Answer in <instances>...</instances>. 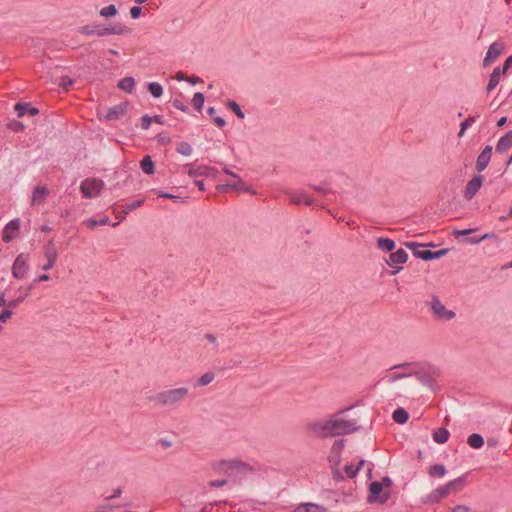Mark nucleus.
<instances>
[{"instance_id":"f257e3e1","label":"nucleus","mask_w":512,"mask_h":512,"mask_svg":"<svg viewBox=\"0 0 512 512\" xmlns=\"http://www.w3.org/2000/svg\"><path fill=\"white\" fill-rule=\"evenodd\" d=\"M313 428L319 435L330 437L354 431L356 423L347 420L343 415H335L325 421L314 423Z\"/></svg>"},{"instance_id":"f03ea898","label":"nucleus","mask_w":512,"mask_h":512,"mask_svg":"<svg viewBox=\"0 0 512 512\" xmlns=\"http://www.w3.org/2000/svg\"><path fill=\"white\" fill-rule=\"evenodd\" d=\"M212 467L215 471L227 475L233 481H241L253 471L252 466L237 459L219 460L214 462Z\"/></svg>"},{"instance_id":"7ed1b4c3","label":"nucleus","mask_w":512,"mask_h":512,"mask_svg":"<svg viewBox=\"0 0 512 512\" xmlns=\"http://www.w3.org/2000/svg\"><path fill=\"white\" fill-rule=\"evenodd\" d=\"M189 390L186 387H179L161 391L152 397V401L157 406H174L186 399Z\"/></svg>"},{"instance_id":"20e7f679","label":"nucleus","mask_w":512,"mask_h":512,"mask_svg":"<svg viewBox=\"0 0 512 512\" xmlns=\"http://www.w3.org/2000/svg\"><path fill=\"white\" fill-rule=\"evenodd\" d=\"M392 480L389 477H383L381 481H372L369 485V503L383 504L390 498L391 492L390 487Z\"/></svg>"},{"instance_id":"39448f33","label":"nucleus","mask_w":512,"mask_h":512,"mask_svg":"<svg viewBox=\"0 0 512 512\" xmlns=\"http://www.w3.org/2000/svg\"><path fill=\"white\" fill-rule=\"evenodd\" d=\"M464 482V477H458L445 485L437 487L426 496L425 502L431 504L440 502L450 494L459 492L463 488Z\"/></svg>"},{"instance_id":"423d86ee","label":"nucleus","mask_w":512,"mask_h":512,"mask_svg":"<svg viewBox=\"0 0 512 512\" xmlns=\"http://www.w3.org/2000/svg\"><path fill=\"white\" fill-rule=\"evenodd\" d=\"M104 186V182L97 178H86L80 184L82 196L86 199L98 196Z\"/></svg>"},{"instance_id":"0eeeda50","label":"nucleus","mask_w":512,"mask_h":512,"mask_svg":"<svg viewBox=\"0 0 512 512\" xmlns=\"http://www.w3.org/2000/svg\"><path fill=\"white\" fill-rule=\"evenodd\" d=\"M430 307L434 317L439 320L449 321L455 317L454 311L447 309L446 306L437 297L432 298Z\"/></svg>"},{"instance_id":"6e6552de","label":"nucleus","mask_w":512,"mask_h":512,"mask_svg":"<svg viewBox=\"0 0 512 512\" xmlns=\"http://www.w3.org/2000/svg\"><path fill=\"white\" fill-rule=\"evenodd\" d=\"M412 374L413 372L408 370L406 365L394 366L385 374L383 379L392 384L398 380L409 378Z\"/></svg>"},{"instance_id":"1a4fd4ad","label":"nucleus","mask_w":512,"mask_h":512,"mask_svg":"<svg viewBox=\"0 0 512 512\" xmlns=\"http://www.w3.org/2000/svg\"><path fill=\"white\" fill-rule=\"evenodd\" d=\"M29 271L28 258L24 254H19L12 266V275L16 279H23Z\"/></svg>"},{"instance_id":"9d476101","label":"nucleus","mask_w":512,"mask_h":512,"mask_svg":"<svg viewBox=\"0 0 512 512\" xmlns=\"http://www.w3.org/2000/svg\"><path fill=\"white\" fill-rule=\"evenodd\" d=\"M185 167L188 168L187 173L190 177H215L218 173V170L216 168L208 165L195 166L194 164H187L185 165Z\"/></svg>"},{"instance_id":"9b49d317","label":"nucleus","mask_w":512,"mask_h":512,"mask_svg":"<svg viewBox=\"0 0 512 512\" xmlns=\"http://www.w3.org/2000/svg\"><path fill=\"white\" fill-rule=\"evenodd\" d=\"M505 44L501 41L493 42L486 53V56L483 60V64L485 67L490 66L504 51Z\"/></svg>"},{"instance_id":"f8f14e48","label":"nucleus","mask_w":512,"mask_h":512,"mask_svg":"<svg viewBox=\"0 0 512 512\" xmlns=\"http://www.w3.org/2000/svg\"><path fill=\"white\" fill-rule=\"evenodd\" d=\"M131 32V29L122 23H114L108 27L101 28L98 36L103 37L106 35H127Z\"/></svg>"},{"instance_id":"ddd939ff","label":"nucleus","mask_w":512,"mask_h":512,"mask_svg":"<svg viewBox=\"0 0 512 512\" xmlns=\"http://www.w3.org/2000/svg\"><path fill=\"white\" fill-rule=\"evenodd\" d=\"M44 254L47 259V263L42 266V269L48 271L55 265L58 257L57 249L53 240L48 242Z\"/></svg>"},{"instance_id":"4468645a","label":"nucleus","mask_w":512,"mask_h":512,"mask_svg":"<svg viewBox=\"0 0 512 512\" xmlns=\"http://www.w3.org/2000/svg\"><path fill=\"white\" fill-rule=\"evenodd\" d=\"M483 184L482 176H474L465 186L464 197L468 200L472 199L479 191Z\"/></svg>"},{"instance_id":"2eb2a0df","label":"nucleus","mask_w":512,"mask_h":512,"mask_svg":"<svg viewBox=\"0 0 512 512\" xmlns=\"http://www.w3.org/2000/svg\"><path fill=\"white\" fill-rule=\"evenodd\" d=\"M19 228H20V220L19 219L10 220L5 225V227L3 229L2 240L5 243L11 242L15 238V235L13 234V232L18 231Z\"/></svg>"},{"instance_id":"dca6fc26","label":"nucleus","mask_w":512,"mask_h":512,"mask_svg":"<svg viewBox=\"0 0 512 512\" xmlns=\"http://www.w3.org/2000/svg\"><path fill=\"white\" fill-rule=\"evenodd\" d=\"M492 155V146L488 145L486 146L483 151L479 154L477 161H476V170L478 172L484 171L491 159Z\"/></svg>"},{"instance_id":"f3484780","label":"nucleus","mask_w":512,"mask_h":512,"mask_svg":"<svg viewBox=\"0 0 512 512\" xmlns=\"http://www.w3.org/2000/svg\"><path fill=\"white\" fill-rule=\"evenodd\" d=\"M290 202L293 204H305V205H312L313 200L312 198L304 191H298V192H289L288 193Z\"/></svg>"},{"instance_id":"a211bd4d","label":"nucleus","mask_w":512,"mask_h":512,"mask_svg":"<svg viewBox=\"0 0 512 512\" xmlns=\"http://www.w3.org/2000/svg\"><path fill=\"white\" fill-rule=\"evenodd\" d=\"M127 107H128V103L127 102H123V103H120L118 105H115L113 107H111L106 115H105V118L107 120H117L119 119L122 115L125 114L126 110H127Z\"/></svg>"},{"instance_id":"6ab92c4d","label":"nucleus","mask_w":512,"mask_h":512,"mask_svg":"<svg viewBox=\"0 0 512 512\" xmlns=\"http://www.w3.org/2000/svg\"><path fill=\"white\" fill-rule=\"evenodd\" d=\"M14 110L17 112L18 117H23L27 113L31 116L39 113V109L31 106L30 103H16L14 105Z\"/></svg>"},{"instance_id":"aec40b11","label":"nucleus","mask_w":512,"mask_h":512,"mask_svg":"<svg viewBox=\"0 0 512 512\" xmlns=\"http://www.w3.org/2000/svg\"><path fill=\"white\" fill-rule=\"evenodd\" d=\"M512 146V131L506 133L504 136H502L497 145H496V151L498 153H504L506 152L510 147Z\"/></svg>"},{"instance_id":"412c9836","label":"nucleus","mask_w":512,"mask_h":512,"mask_svg":"<svg viewBox=\"0 0 512 512\" xmlns=\"http://www.w3.org/2000/svg\"><path fill=\"white\" fill-rule=\"evenodd\" d=\"M49 195V190L45 186L36 187L33 191L32 202L34 204H42Z\"/></svg>"},{"instance_id":"4be33fe9","label":"nucleus","mask_w":512,"mask_h":512,"mask_svg":"<svg viewBox=\"0 0 512 512\" xmlns=\"http://www.w3.org/2000/svg\"><path fill=\"white\" fill-rule=\"evenodd\" d=\"M293 512H325V509L315 503H301L295 507Z\"/></svg>"},{"instance_id":"5701e85b","label":"nucleus","mask_w":512,"mask_h":512,"mask_svg":"<svg viewBox=\"0 0 512 512\" xmlns=\"http://www.w3.org/2000/svg\"><path fill=\"white\" fill-rule=\"evenodd\" d=\"M238 182L235 184H222L217 186V190L220 192H226L230 189H235L238 191H248V187L245 185V183L241 180L240 177L237 178Z\"/></svg>"},{"instance_id":"b1692460","label":"nucleus","mask_w":512,"mask_h":512,"mask_svg":"<svg viewBox=\"0 0 512 512\" xmlns=\"http://www.w3.org/2000/svg\"><path fill=\"white\" fill-rule=\"evenodd\" d=\"M408 254L404 249H398L396 252H393L390 254V261L388 262L389 265L392 264H403L407 261Z\"/></svg>"},{"instance_id":"393cba45","label":"nucleus","mask_w":512,"mask_h":512,"mask_svg":"<svg viewBox=\"0 0 512 512\" xmlns=\"http://www.w3.org/2000/svg\"><path fill=\"white\" fill-rule=\"evenodd\" d=\"M117 86L127 93H132L135 87V80L133 77H124L118 82Z\"/></svg>"},{"instance_id":"a878e982","label":"nucleus","mask_w":512,"mask_h":512,"mask_svg":"<svg viewBox=\"0 0 512 512\" xmlns=\"http://www.w3.org/2000/svg\"><path fill=\"white\" fill-rule=\"evenodd\" d=\"M140 167L145 174L151 175L155 171V165L149 155L144 156L140 162Z\"/></svg>"},{"instance_id":"bb28decb","label":"nucleus","mask_w":512,"mask_h":512,"mask_svg":"<svg viewBox=\"0 0 512 512\" xmlns=\"http://www.w3.org/2000/svg\"><path fill=\"white\" fill-rule=\"evenodd\" d=\"M446 253H447L446 249H441V250L436 251V252H431V251L417 252L418 258H420L422 260H426V261L427 260H431V259L441 258Z\"/></svg>"},{"instance_id":"cd10ccee","label":"nucleus","mask_w":512,"mask_h":512,"mask_svg":"<svg viewBox=\"0 0 512 512\" xmlns=\"http://www.w3.org/2000/svg\"><path fill=\"white\" fill-rule=\"evenodd\" d=\"M501 74L503 73L499 67L493 70L492 74L490 75V79L487 86V90L489 92L492 91L498 85Z\"/></svg>"},{"instance_id":"c85d7f7f","label":"nucleus","mask_w":512,"mask_h":512,"mask_svg":"<svg viewBox=\"0 0 512 512\" xmlns=\"http://www.w3.org/2000/svg\"><path fill=\"white\" fill-rule=\"evenodd\" d=\"M449 435L450 433L447 429L439 428L433 433V439L435 442L443 444L447 442V440L449 439Z\"/></svg>"},{"instance_id":"c756f323","label":"nucleus","mask_w":512,"mask_h":512,"mask_svg":"<svg viewBox=\"0 0 512 512\" xmlns=\"http://www.w3.org/2000/svg\"><path fill=\"white\" fill-rule=\"evenodd\" d=\"M446 468L443 464H435V465H432L429 470H428V474L432 477H438V478H442L446 475Z\"/></svg>"},{"instance_id":"7c9ffc66","label":"nucleus","mask_w":512,"mask_h":512,"mask_svg":"<svg viewBox=\"0 0 512 512\" xmlns=\"http://www.w3.org/2000/svg\"><path fill=\"white\" fill-rule=\"evenodd\" d=\"M467 443L472 448L479 449L483 446L484 440L481 435L474 433L468 437Z\"/></svg>"},{"instance_id":"2f4dec72","label":"nucleus","mask_w":512,"mask_h":512,"mask_svg":"<svg viewBox=\"0 0 512 512\" xmlns=\"http://www.w3.org/2000/svg\"><path fill=\"white\" fill-rule=\"evenodd\" d=\"M148 91L152 94L153 97L159 98L163 94V87L158 82H150L147 85Z\"/></svg>"},{"instance_id":"473e14b6","label":"nucleus","mask_w":512,"mask_h":512,"mask_svg":"<svg viewBox=\"0 0 512 512\" xmlns=\"http://www.w3.org/2000/svg\"><path fill=\"white\" fill-rule=\"evenodd\" d=\"M100 26L99 25H96V24H92V25H85V26H82L79 28V32L83 35H87V36H90V35H97L98 36V33H99V30H100Z\"/></svg>"},{"instance_id":"72a5a7b5","label":"nucleus","mask_w":512,"mask_h":512,"mask_svg":"<svg viewBox=\"0 0 512 512\" xmlns=\"http://www.w3.org/2000/svg\"><path fill=\"white\" fill-rule=\"evenodd\" d=\"M377 246L385 251H392L395 248V242L389 238H379Z\"/></svg>"},{"instance_id":"f704fd0d","label":"nucleus","mask_w":512,"mask_h":512,"mask_svg":"<svg viewBox=\"0 0 512 512\" xmlns=\"http://www.w3.org/2000/svg\"><path fill=\"white\" fill-rule=\"evenodd\" d=\"M176 151L181 155L190 156L193 152V148L190 143L182 141L178 143Z\"/></svg>"},{"instance_id":"c9c22d12","label":"nucleus","mask_w":512,"mask_h":512,"mask_svg":"<svg viewBox=\"0 0 512 512\" xmlns=\"http://www.w3.org/2000/svg\"><path fill=\"white\" fill-rule=\"evenodd\" d=\"M364 464V460H359L358 464L355 466L354 464H349L345 466V473L346 476L349 478H353L357 472L359 471L360 467Z\"/></svg>"},{"instance_id":"e433bc0d","label":"nucleus","mask_w":512,"mask_h":512,"mask_svg":"<svg viewBox=\"0 0 512 512\" xmlns=\"http://www.w3.org/2000/svg\"><path fill=\"white\" fill-rule=\"evenodd\" d=\"M393 419L399 424H404L408 420V414L404 409L399 408L393 412Z\"/></svg>"},{"instance_id":"4c0bfd02","label":"nucleus","mask_w":512,"mask_h":512,"mask_svg":"<svg viewBox=\"0 0 512 512\" xmlns=\"http://www.w3.org/2000/svg\"><path fill=\"white\" fill-rule=\"evenodd\" d=\"M117 13L118 10L114 4H110L108 6L103 7L99 12V14L105 18L114 17L117 15Z\"/></svg>"},{"instance_id":"58836bf2","label":"nucleus","mask_w":512,"mask_h":512,"mask_svg":"<svg viewBox=\"0 0 512 512\" xmlns=\"http://www.w3.org/2000/svg\"><path fill=\"white\" fill-rule=\"evenodd\" d=\"M204 101H205L204 94L201 92H197L194 94V96L192 98V105L196 110L200 111L204 105Z\"/></svg>"},{"instance_id":"ea45409f","label":"nucleus","mask_w":512,"mask_h":512,"mask_svg":"<svg viewBox=\"0 0 512 512\" xmlns=\"http://www.w3.org/2000/svg\"><path fill=\"white\" fill-rule=\"evenodd\" d=\"M143 203H144V199H138L131 203L126 204L124 206L123 216L121 219H124L126 214H128L130 211L140 207Z\"/></svg>"},{"instance_id":"a19ab883","label":"nucleus","mask_w":512,"mask_h":512,"mask_svg":"<svg viewBox=\"0 0 512 512\" xmlns=\"http://www.w3.org/2000/svg\"><path fill=\"white\" fill-rule=\"evenodd\" d=\"M214 377H215V375L213 372H206L198 379L197 385L198 386H206L213 381Z\"/></svg>"},{"instance_id":"79ce46f5","label":"nucleus","mask_w":512,"mask_h":512,"mask_svg":"<svg viewBox=\"0 0 512 512\" xmlns=\"http://www.w3.org/2000/svg\"><path fill=\"white\" fill-rule=\"evenodd\" d=\"M227 106L237 115L238 118H244L241 107L233 100L227 102Z\"/></svg>"},{"instance_id":"37998d69","label":"nucleus","mask_w":512,"mask_h":512,"mask_svg":"<svg viewBox=\"0 0 512 512\" xmlns=\"http://www.w3.org/2000/svg\"><path fill=\"white\" fill-rule=\"evenodd\" d=\"M8 128L14 132H22L25 129V125L18 120H13L8 123Z\"/></svg>"},{"instance_id":"c03bdc74","label":"nucleus","mask_w":512,"mask_h":512,"mask_svg":"<svg viewBox=\"0 0 512 512\" xmlns=\"http://www.w3.org/2000/svg\"><path fill=\"white\" fill-rule=\"evenodd\" d=\"M405 246L408 249L412 250L416 257H418L417 252H425L426 251V250L422 249L423 245L416 243V242H406Z\"/></svg>"},{"instance_id":"a18cd8bd","label":"nucleus","mask_w":512,"mask_h":512,"mask_svg":"<svg viewBox=\"0 0 512 512\" xmlns=\"http://www.w3.org/2000/svg\"><path fill=\"white\" fill-rule=\"evenodd\" d=\"M28 297V294L20 295L19 297L12 299L8 301V307L12 310L16 307H18L26 298Z\"/></svg>"},{"instance_id":"49530a36","label":"nucleus","mask_w":512,"mask_h":512,"mask_svg":"<svg viewBox=\"0 0 512 512\" xmlns=\"http://www.w3.org/2000/svg\"><path fill=\"white\" fill-rule=\"evenodd\" d=\"M485 239H497V236L494 233H486L483 236H481L480 238H470L468 240V242L470 244H478Z\"/></svg>"},{"instance_id":"de8ad7c7","label":"nucleus","mask_w":512,"mask_h":512,"mask_svg":"<svg viewBox=\"0 0 512 512\" xmlns=\"http://www.w3.org/2000/svg\"><path fill=\"white\" fill-rule=\"evenodd\" d=\"M234 512H253V503L252 502H245L240 504Z\"/></svg>"},{"instance_id":"09e8293b","label":"nucleus","mask_w":512,"mask_h":512,"mask_svg":"<svg viewBox=\"0 0 512 512\" xmlns=\"http://www.w3.org/2000/svg\"><path fill=\"white\" fill-rule=\"evenodd\" d=\"M474 122V118L473 117H469L467 118L466 120H464L462 123H461V128H460V131L458 133V136L459 137H462L464 134H465V131L466 129H468V127Z\"/></svg>"},{"instance_id":"8fccbe9b","label":"nucleus","mask_w":512,"mask_h":512,"mask_svg":"<svg viewBox=\"0 0 512 512\" xmlns=\"http://www.w3.org/2000/svg\"><path fill=\"white\" fill-rule=\"evenodd\" d=\"M157 196L159 198H167V199H172L174 201H181V202H184L183 198L178 196V195H174V194H171V193H167V192H158L157 193Z\"/></svg>"},{"instance_id":"3c124183","label":"nucleus","mask_w":512,"mask_h":512,"mask_svg":"<svg viewBox=\"0 0 512 512\" xmlns=\"http://www.w3.org/2000/svg\"><path fill=\"white\" fill-rule=\"evenodd\" d=\"M13 315V310L11 308H6L0 313V322L5 323L8 319Z\"/></svg>"},{"instance_id":"603ef678","label":"nucleus","mask_w":512,"mask_h":512,"mask_svg":"<svg viewBox=\"0 0 512 512\" xmlns=\"http://www.w3.org/2000/svg\"><path fill=\"white\" fill-rule=\"evenodd\" d=\"M228 483V479H218V480H212L208 483L209 487L211 488H219L223 487Z\"/></svg>"},{"instance_id":"864d4df0","label":"nucleus","mask_w":512,"mask_h":512,"mask_svg":"<svg viewBox=\"0 0 512 512\" xmlns=\"http://www.w3.org/2000/svg\"><path fill=\"white\" fill-rule=\"evenodd\" d=\"M172 106L180 111L187 112L188 107L179 99L172 100Z\"/></svg>"},{"instance_id":"5fc2aeb1","label":"nucleus","mask_w":512,"mask_h":512,"mask_svg":"<svg viewBox=\"0 0 512 512\" xmlns=\"http://www.w3.org/2000/svg\"><path fill=\"white\" fill-rule=\"evenodd\" d=\"M151 122H152V117L151 116H149L147 114L142 116V118H141V127H142V129L143 130H147L150 127Z\"/></svg>"},{"instance_id":"6e6d98bb","label":"nucleus","mask_w":512,"mask_h":512,"mask_svg":"<svg viewBox=\"0 0 512 512\" xmlns=\"http://www.w3.org/2000/svg\"><path fill=\"white\" fill-rule=\"evenodd\" d=\"M142 14V7L140 6H133L130 9V15L133 19H138Z\"/></svg>"},{"instance_id":"4d7b16f0","label":"nucleus","mask_w":512,"mask_h":512,"mask_svg":"<svg viewBox=\"0 0 512 512\" xmlns=\"http://www.w3.org/2000/svg\"><path fill=\"white\" fill-rule=\"evenodd\" d=\"M477 231V229H464V230H455L453 232V235L455 237H460V236H465V235H469L473 232Z\"/></svg>"},{"instance_id":"13d9d810","label":"nucleus","mask_w":512,"mask_h":512,"mask_svg":"<svg viewBox=\"0 0 512 512\" xmlns=\"http://www.w3.org/2000/svg\"><path fill=\"white\" fill-rule=\"evenodd\" d=\"M511 65H512V55H510L504 62L503 68L501 69L502 73L505 74Z\"/></svg>"},{"instance_id":"bf43d9fd","label":"nucleus","mask_w":512,"mask_h":512,"mask_svg":"<svg viewBox=\"0 0 512 512\" xmlns=\"http://www.w3.org/2000/svg\"><path fill=\"white\" fill-rule=\"evenodd\" d=\"M204 337H205V338H206L210 343L215 344V348H216V350H218V344H217V342H216V337H215L213 334H211V333H207V334H205V336H204Z\"/></svg>"},{"instance_id":"052dcab7","label":"nucleus","mask_w":512,"mask_h":512,"mask_svg":"<svg viewBox=\"0 0 512 512\" xmlns=\"http://www.w3.org/2000/svg\"><path fill=\"white\" fill-rule=\"evenodd\" d=\"M213 121L216 123L218 127H223L226 124L225 119L220 116L213 117Z\"/></svg>"},{"instance_id":"680f3d73","label":"nucleus","mask_w":512,"mask_h":512,"mask_svg":"<svg viewBox=\"0 0 512 512\" xmlns=\"http://www.w3.org/2000/svg\"><path fill=\"white\" fill-rule=\"evenodd\" d=\"M121 494H122V488L118 487L113 491V494L111 496L106 497V499L110 500L113 498H117V497L121 496Z\"/></svg>"},{"instance_id":"e2e57ef3","label":"nucleus","mask_w":512,"mask_h":512,"mask_svg":"<svg viewBox=\"0 0 512 512\" xmlns=\"http://www.w3.org/2000/svg\"><path fill=\"white\" fill-rule=\"evenodd\" d=\"M86 226L89 228H94L95 226H98L97 220L89 218L83 222Z\"/></svg>"},{"instance_id":"0e129e2a","label":"nucleus","mask_w":512,"mask_h":512,"mask_svg":"<svg viewBox=\"0 0 512 512\" xmlns=\"http://www.w3.org/2000/svg\"><path fill=\"white\" fill-rule=\"evenodd\" d=\"M49 279L50 276L48 274H42L34 280V283L45 282L48 281Z\"/></svg>"},{"instance_id":"69168bd1","label":"nucleus","mask_w":512,"mask_h":512,"mask_svg":"<svg viewBox=\"0 0 512 512\" xmlns=\"http://www.w3.org/2000/svg\"><path fill=\"white\" fill-rule=\"evenodd\" d=\"M186 82H188L192 85H195L196 83L202 82V80L195 76H190V77L187 76Z\"/></svg>"},{"instance_id":"338daca9","label":"nucleus","mask_w":512,"mask_h":512,"mask_svg":"<svg viewBox=\"0 0 512 512\" xmlns=\"http://www.w3.org/2000/svg\"><path fill=\"white\" fill-rule=\"evenodd\" d=\"M4 306L8 307V301L5 298V293L0 292V307H4Z\"/></svg>"},{"instance_id":"774afa93","label":"nucleus","mask_w":512,"mask_h":512,"mask_svg":"<svg viewBox=\"0 0 512 512\" xmlns=\"http://www.w3.org/2000/svg\"><path fill=\"white\" fill-rule=\"evenodd\" d=\"M175 79L179 82L186 81L187 76L183 72H177L175 75Z\"/></svg>"}]
</instances>
